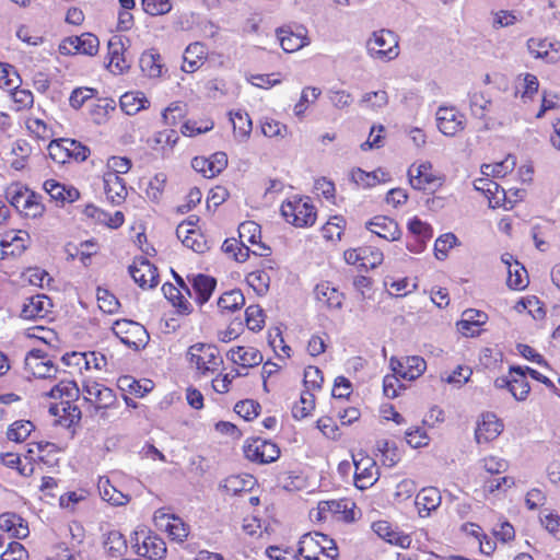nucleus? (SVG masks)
<instances>
[{"label":"nucleus","instance_id":"obj_1","mask_svg":"<svg viewBox=\"0 0 560 560\" xmlns=\"http://www.w3.org/2000/svg\"><path fill=\"white\" fill-rule=\"evenodd\" d=\"M298 552L305 560H335L338 557L335 540L318 532L304 534L299 541Z\"/></svg>","mask_w":560,"mask_h":560},{"label":"nucleus","instance_id":"obj_2","mask_svg":"<svg viewBox=\"0 0 560 560\" xmlns=\"http://www.w3.org/2000/svg\"><path fill=\"white\" fill-rule=\"evenodd\" d=\"M81 392L84 400L94 408L95 413H98L102 419H107V409L118 406L115 392L94 380H84Z\"/></svg>","mask_w":560,"mask_h":560},{"label":"nucleus","instance_id":"obj_3","mask_svg":"<svg viewBox=\"0 0 560 560\" xmlns=\"http://www.w3.org/2000/svg\"><path fill=\"white\" fill-rule=\"evenodd\" d=\"M5 196L10 205L26 218H39L45 211L40 197L19 184L11 185Z\"/></svg>","mask_w":560,"mask_h":560},{"label":"nucleus","instance_id":"obj_4","mask_svg":"<svg viewBox=\"0 0 560 560\" xmlns=\"http://www.w3.org/2000/svg\"><path fill=\"white\" fill-rule=\"evenodd\" d=\"M366 50L371 58L384 62L394 60L399 55L398 36L389 30H380L366 42Z\"/></svg>","mask_w":560,"mask_h":560},{"label":"nucleus","instance_id":"obj_5","mask_svg":"<svg viewBox=\"0 0 560 560\" xmlns=\"http://www.w3.org/2000/svg\"><path fill=\"white\" fill-rule=\"evenodd\" d=\"M281 214L284 220L296 226H312L316 221V211L310 198H298L287 200L281 206Z\"/></svg>","mask_w":560,"mask_h":560},{"label":"nucleus","instance_id":"obj_6","mask_svg":"<svg viewBox=\"0 0 560 560\" xmlns=\"http://www.w3.org/2000/svg\"><path fill=\"white\" fill-rule=\"evenodd\" d=\"M190 364L201 373L215 371L222 363L219 350L215 346L206 343H195L188 349Z\"/></svg>","mask_w":560,"mask_h":560},{"label":"nucleus","instance_id":"obj_7","mask_svg":"<svg viewBox=\"0 0 560 560\" xmlns=\"http://www.w3.org/2000/svg\"><path fill=\"white\" fill-rule=\"evenodd\" d=\"M112 329L124 345L135 350L143 347L149 339L145 328L141 324L130 319L116 320Z\"/></svg>","mask_w":560,"mask_h":560},{"label":"nucleus","instance_id":"obj_8","mask_svg":"<svg viewBox=\"0 0 560 560\" xmlns=\"http://www.w3.org/2000/svg\"><path fill=\"white\" fill-rule=\"evenodd\" d=\"M438 129L446 137H455L466 127V117L455 106H440L435 113Z\"/></svg>","mask_w":560,"mask_h":560},{"label":"nucleus","instance_id":"obj_9","mask_svg":"<svg viewBox=\"0 0 560 560\" xmlns=\"http://www.w3.org/2000/svg\"><path fill=\"white\" fill-rule=\"evenodd\" d=\"M244 454L247 459L258 464L276 462L280 456V448L271 441L253 439L244 445Z\"/></svg>","mask_w":560,"mask_h":560},{"label":"nucleus","instance_id":"obj_10","mask_svg":"<svg viewBox=\"0 0 560 560\" xmlns=\"http://www.w3.org/2000/svg\"><path fill=\"white\" fill-rule=\"evenodd\" d=\"M100 47L98 38L91 33H83L80 36H70L65 38L59 45L61 55L83 54L94 56Z\"/></svg>","mask_w":560,"mask_h":560},{"label":"nucleus","instance_id":"obj_11","mask_svg":"<svg viewBox=\"0 0 560 560\" xmlns=\"http://www.w3.org/2000/svg\"><path fill=\"white\" fill-rule=\"evenodd\" d=\"M354 464V485L360 490L372 487L378 479V468L373 458L362 456L353 457Z\"/></svg>","mask_w":560,"mask_h":560},{"label":"nucleus","instance_id":"obj_12","mask_svg":"<svg viewBox=\"0 0 560 560\" xmlns=\"http://www.w3.org/2000/svg\"><path fill=\"white\" fill-rule=\"evenodd\" d=\"M192 296L191 299L201 307L212 296L217 288V279L203 273L189 275L187 277Z\"/></svg>","mask_w":560,"mask_h":560},{"label":"nucleus","instance_id":"obj_13","mask_svg":"<svg viewBox=\"0 0 560 560\" xmlns=\"http://www.w3.org/2000/svg\"><path fill=\"white\" fill-rule=\"evenodd\" d=\"M129 273L142 289L153 288L159 282L156 267L145 258H139L129 267Z\"/></svg>","mask_w":560,"mask_h":560},{"label":"nucleus","instance_id":"obj_14","mask_svg":"<svg viewBox=\"0 0 560 560\" xmlns=\"http://www.w3.org/2000/svg\"><path fill=\"white\" fill-rule=\"evenodd\" d=\"M527 48L533 57L544 59L548 63H556L560 60L559 40L529 38Z\"/></svg>","mask_w":560,"mask_h":560},{"label":"nucleus","instance_id":"obj_15","mask_svg":"<svg viewBox=\"0 0 560 560\" xmlns=\"http://www.w3.org/2000/svg\"><path fill=\"white\" fill-rule=\"evenodd\" d=\"M389 364L393 372L408 381L416 380L422 375L427 369L424 359L418 355L407 357L404 361L392 358Z\"/></svg>","mask_w":560,"mask_h":560},{"label":"nucleus","instance_id":"obj_16","mask_svg":"<svg viewBox=\"0 0 560 560\" xmlns=\"http://www.w3.org/2000/svg\"><path fill=\"white\" fill-rule=\"evenodd\" d=\"M503 430V423L492 412H487L481 416L475 430V439L477 443H487L495 440Z\"/></svg>","mask_w":560,"mask_h":560},{"label":"nucleus","instance_id":"obj_17","mask_svg":"<svg viewBox=\"0 0 560 560\" xmlns=\"http://www.w3.org/2000/svg\"><path fill=\"white\" fill-rule=\"evenodd\" d=\"M368 230L376 234L378 237L389 242L400 238L401 231L398 223L386 215H376L366 223Z\"/></svg>","mask_w":560,"mask_h":560},{"label":"nucleus","instance_id":"obj_18","mask_svg":"<svg viewBox=\"0 0 560 560\" xmlns=\"http://www.w3.org/2000/svg\"><path fill=\"white\" fill-rule=\"evenodd\" d=\"M51 300L45 294H36L27 298L21 310L24 319L44 318L50 312Z\"/></svg>","mask_w":560,"mask_h":560},{"label":"nucleus","instance_id":"obj_19","mask_svg":"<svg viewBox=\"0 0 560 560\" xmlns=\"http://www.w3.org/2000/svg\"><path fill=\"white\" fill-rule=\"evenodd\" d=\"M502 262L508 268V280L506 284L513 290L525 289L528 284L527 271L523 265H521L514 257L505 253L501 256Z\"/></svg>","mask_w":560,"mask_h":560},{"label":"nucleus","instance_id":"obj_20","mask_svg":"<svg viewBox=\"0 0 560 560\" xmlns=\"http://www.w3.org/2000/svg\"><path fill=\"white\" fill-rule=\"evenodd\" d=\"M154 520L156 525L164 528L174 540L183 541L189 534L187 525L175 515L156 512Z\"/></svg>","mask_w":560,"mask_h":560},{"label":"nucleus","instance_id":"obj_21","mask_svg":"<svg viewBox=\"0 0 560 560\" xmlns=\"http://www.w3.org/2000/svg\"><path fill=\"white\" fill-rule=\"evenodd\" d=\"M488 320V315L478 310H466L462 314V319L457 323L458 330L466 337L477 336L480 327Z\"/></svg>","mask_w":560,"mask_h":560},{"label":"nucleus","instance_id":"obj_22","mask_svg":"<svg viewBox=\"0 0 560 560\" xmlns=\"http://www.w3.org/2000/svg\"><path fill=\"white\" fill-rule=\"evenodd\" d=\"M49 412L54 417L58 418L59 424L63 427H71L81 419V410L70 400H60L49 407Z\"/></svg>","mask_w":560,"mask_h":560},{"label":"nucleus","instance_id":"obj_23","mask_svg":"<svg viewBox=\"0 0 560 560\" xmlns=\"http://www.w3.org/2000/svg\"><path fill=\"white\" fill-rule=\"evenodd\" d=\"M30 236L25 231H9L0 237V247L4 256H19L27 247Z\"/></svg>","mask_w":560,"mask_h":560},{"label":"nucleus","instance_id":"obj_24","mask_svg":"<svg viewBox=\"0 0 560 560\" xmlns=\"http://www.w3.org/2000/svg\"><path fill=\"white\" fill-rule=\"evenodd\" d=\"M43 187L50 198L60 206H63L67 202H74L80 197V192L77 188L66 186L55 179L45 180Z\"/></svg>","mask_w":560,"mask_h":560},{"label":"nucleus","instance_id":"obj_25","mask_svg":"<svg viewBox=\"0 0 560 560\" xmlns=\"http://www.w3.org/2000/svg\"><path fill=\"white\" fill-rule=\"evenodd\" d=\"M277 35L282 49L287 52H294L310 43L303 26H299L295 32L290 28H280Z\"/></svg>","mask_w":560,"mask_h":560},{"label":"nucleus","instance_id":"obj_26","mask_svg":"<svg viewBox=\"0 0 560 560\" xmlns=\"http://www.w3.org/2000/svg\"><path fill=\"white\" fill-rule=\"evenodd\" d=\"M136 548L138 556L150 560H161L166 553L164 540L155 535L145 536L141 544H139V540L137 539Z\"/></svg>","mask_w":560,"mask_h":560},{"label":"nucleus","instance_id":"obj_27","mask_svg":"<svg viewBox=\"0 0 560 560\" xmlns=\"http://www.w3.org/2000/svg\"><path fill=\"white\" fill-rule=\"evenodd\" d=\"M372 529L380 538L401 548H408L411 544L410 536L397 532L387 521L374 522Z\"/></svg>","mask_w":560,"mask_h":560},{"label":"nucleus","instance_id":"obj_28","mask_svg":"<svg viewBox=\"0 0 560 560\" xmlns=\"http://www.w3.org/2000/svg\"><path fill=\"white\" fill-rule=\"evenodd\" d=\"M103 186L107 200L113 205H120L126 196L127 188L124 179L115 173H105L103 176Z\"/></svg>","mask_w":560,"mask_h":560},{"label":"nucleus","instance_id":"obj_29","mask_svg":"<svg viewBox=\"0 0 560 560\" xmlns=\"http://www.w3.org/2000/svg\"><path fill=\"white\" fill-rule=\"evenodd\" d=\"M442 502L440 490L435 487H428L421 489L416 495V505L421 516H428L432 511H435Z\"/></svg>","mask_w":560,"mask_h":560},{"label":"nucleus","instance_id":"obj_30","mask_svg":"<svg viewBox=\"0 0 560 560\" xmlns=\"http://www.w3.org/2000/svg\"><path fill=\"white\" fill-rule=\"evenodd\" d=\"M207 58V49L203 44L196 42L187 46L183 55L182 70L192 73L200 68Z\"/></svg>","mask_w":560,"mask_h":560},{"label":"nucleus","instance_id":"obj_31","mask_svg":"<svg viewBox=\"0 0 560 560\" xmlns=\"http://www.w3.org/2000/svg\"><path fill=\"white\" fill-rule=\"evenodd\" d=\"M229 359L242 368H252L262 362V354L253 347H237L228 353Z\"/></svg>","mask_w":560,"mask_h":560},{"label":"nucleus","instance_id":"obj_32","mask_svg":"<svg viewBox=\"0 0 560 560\" xmlns=\"http://www.w3.org/2000/svg\"><path fill=\"white\" fill-rule=\"evenodd\" d=\"M164 296L176 308L179 315H189L192 312V305L183 294V291L173 283L166 282L162 287Z\"/></svg>","mask_w":560,"mask_h":560},{"label":"nucleus","instance_id":"obj_33","mask_svg":"<svg viewBox=\"0 0 560 560\" xmlns=\"http://www.w3.org/2000/svg\"><path fill=\"white\" fill-rule=\"evenodd\" d=\"M97 489L101 498L110 505L121 506L130 501V497L116 489L106 477H100Z\"/></svg>","mask_w":560,"mask_h":560},{"label":"nucleus","instance_id":"obj_34","mask_svg":"<svg viewBox=\"0 0 560 560\" xmlns=\"http://www.w3.org/2000/svg\"><path fill=\"white\" fill-rule=\"evenodd\" d=\"M315 295L319 302H323L331 310H339L342 306L343 295L329 282H322L315 288Z\"/></svg>","mask_w":560,"mask_h":560},{"label":"nucleus","instance_id":"obj_35","mask_svg":"<svg viewBox=\"0 0 560 560\" xmlns=\"http://www.w3.org/2000/svg\"><path fill=\"white\" fill-rule=\"evenodd\" d=\"M119 104L124 113L132 116L145 109L150 102L142 92H127L120 96Z\"/></svg>","mask_w":560,"mask_h":560},{"label":"nucleus","instance_id":"obj_36","mask_svg":"<svg viewBox=\"0 0 560 560\" xmlns=\"http://www.w3.org/2000/svg\"><path fill=\"white\" fill-rule=\"evenodd\" d=\"M510 374L512 375V385H511V394L512 396L520 401H523L527 398L530 386L526 380L525 373L523 372V366H511Z\"/></svg>","mask_w":560,"mask_h":560},{"label":"nucleus","instance_id":"obj_37","mask_svg":"<svg viewBox=\"0 0 560 560\" xmlns=\"http://www.w3.org/2000/svg\"><path fill=\"white\" fill-rule=\"evenodd\" d=\"M342 513V518L347 522L354 520L353 511L348 509V501H322L318 504V515L326 520L328 514Z\"/></svg>","mask_w":560,"mask_h":560},{"label":"nucleus","instance_id":"obj_38","mask_svg":"<svg viewBox=\"0 0 560 560\" xmlns=\"http://www.w3.org/2000/svg\"><path fill=\"white\" fill-rule=\"evenodd\" d=\"M141 71L149 78H159L162 74L163 65L161 56L154 50L144 51L139 60Z\"/></svg>","mask_w":560,"mask_h":560},{"label":"nucleus","instance_id":"obj_39","mask_svg":"<svg viewBox=\"0 0 560 560\" xmlns=\"http://www.w3.org/2000/svg\"><path fill=\"white\" fill-rule=\"evenodd\" d=\"M471 115L478 119H486L492 107V102L482 92L468 94Z\"/></svg>","mask_w":560,"mask_h":560},{"label":"nucleus","instance_id":"obj_40","mask_svg":"<svg viewBox=\"0 0 560 560\" xmlns=\"http://www.w3.org/2000/svg\"><path fill=\"white\" fill-rule=\"evenodd\" d=\"M387 174L382 170H377L374 172H365L361 168H354L351 172V180L362 188H370L374 187L382 180H385L384 177Z\"/></svg>","mask_w":560,"mask_h":560},{"label":"nucleus","instance_id":"obj_41","mask_svg":"<svg viewBox=\"0 0 560 560\" xmlns=\"http://www.w3.org/2000/svg\"><path fill=\"white\" fill-rule=\"evenodd\" d=\"M230 120L233 125L234 135L241 140L249 137L252 131V120L244 110L230 112Z\"/></svg>","mask_w":560,"mask_h":560},{"label":"nucleus","instance_id":"obj_42","mask_svg":"<svg viewBox=\"0 0 560 560\" xmlns=\"http://www.w3.org/2000/svg\"><path fill=\"white\" fill-rule=\"evenodd\" d=\"M70 147V139L52 140L48 145V154L56 163L65 164L71 159Z\"/></svg>","mask_w":560,"mask_h":560},{"label":"nucleus","instance_id":"obj_43","mask_svg":"<svg viewBox=\"0 0 560 560\" xmlns=\"http://www.w3.org/2000/svg\"><path fill=\"white\" fill-rule=\"evenodd\" d=\"M245 304V298L241 290L234 289L223 293L218 300V307L221 312H234Z\"/></svg>","mask_w":560,"mask_h":560},{"label":"nucleus","instance_id":"obj_44","mask_svg":"<svg viewBox=\"0 0 560 560\" xmlns=\"http://www.w3.org/2000/svg\"><path fill=\"white\" fill-rule=\"evenodd\" d=\"M104 548L113 558H119L127 550V541L118 530H110L104 541Z\"/></svg>","mask_w":560,"mask_h":560},{"label":"nucleus","instance_id":"obj_45","mask_svg":"<svg viewBox=\"0 0 560 560\" xmlns=\"http://www.w3.org/2000/svg\"><path fill=\"white\" fill-rule=\"evenodd\" d=\"M431 164L429 162L421 163L417 167V174L413 175L412 170H409V182L415 189H425V186L434 180L433 175L430 173Z\"/></svg>","mask_w":560,"mask_h":560},{"label":"nucleus","instance_id":"obj_46","mask_svg":"<svg viewBox=\"0 0 560 560\" xmlns=\"http://www.w3.org/2000/svg\"><path fill=\"white\" fill-rule=\"evenodd\" d=\"M80 393L78 385L73 381H61L56 384L48 393L51 398H60L61 400H70Z\"/></svg>","mask_w":560,"mask_h":560},{"label":"nucleus","instance_id":"obj_47","mask_svg":"<svg viewBox=\"0 0 560 560\" xmlns=\"http://www.w3.org/2000/svg\"><path fill=\"white\" fill-rule=\"evenodd\" d=\"M150 384V381H144V384H141L140 381H137L129 375H125L118 378V388L122 392L128 390L137 397H143L145 393L152 388L149 386Z\"/></svg>","mask_w":560,"mask_h":560},{"label":"nucleus","instance_id":"obj_48","mask_svg":"<svg viewBox=\"0 0 560 560\" xmlns=\"http://www.w3.org/2000/svg\"><path fill=\"white\" fill-rule=\"evenodd\" d=\"M315 407V397L310 390L301 394L300 401L292 407L293 418L300 420L307 417Z\"/></svg>","mask_w":560,"mask_h":560},{"label":"nucleus","instance_id":"obj_49","mask_svg":"<svg viewBox=\"0 0 560 560\" xmlns=\"http://www.w3.org/2000/svg\"><path fill=\"white\" fill-rule=\"evenodd\" d=\"M34 424L31 422V421H27V420H20V421H15L13 422L8 432H7V436L10 441H13V442H23L25 441L31 432L34 430Z\"/></svg>","mask_w":560,"mask_h":560},{"label":"nucleus","instance_id":"obj_50","mask_svg":"<svg viewBox=\"0 0 560 560\" xmlns=\"http://www.w3.org/2000/svg\"><path fill=\"white\" fill-rule=\"evenodd\" d=\"M474 187L476 190L483 192L490 200L495 199V203L500 202L498 194L502 192L503 197L505 191L491 178H477L474 180Z\"/></svg>","mask_w":560,"mask_h":560},{"label":"nucleus","instance_id":"obj_51","mask_svg":"<svg viewBox=\"0 0 560 560\" xmlns=\"http://www.w3.org/2000/svg\"><path fill=\"white\" fill-rule=\"evenodd\" d=\"M388 103V95L386 91L380 90L363 94L360 105L373 110H378L385 107Z\"/></svg>","mask_w":560,"mask_h":560},{"label":"nucleus","instance_id":"obj_52","mask_svg":"<svg viewBox=\"0 0 560 560\" xmlns=\"http://www.w3.org/2000/svg\"><path fill=\"white\" fill-rule=\"evenodd\" d=\"M254 485L252 477L230 476L224 480L223 488L228 493L237 494L249 490Z\"/></svg>","mask_w":560,"mask_h":560},{"label":"nucleus","instance_id":"obj_53","mask_svg":"<svg viewBox=\"0 0 560 560\" xmlns=\"http://www.w3.org/2000/svg\"><path fill=\"white\" fill-rule=\"evenodd\" d=\"M457 237L453 233L442 234L434 243V255L439 260L447 256V252L457 245Z\"/></svg>","mask_w":560,"mask_h":560},{"label":"nucleus","instance_id":"obj_54","mask_svg":"<svg viewBox=\"0 0 560 560\" xmlns=\"http://www.w3.org/2000/svg\"><path fill=\"white\" fill-rule=\"evenodd\" d=\"M97 303L98 307L108 314L115 313L119 307L118 299L110 293L107 289L97 288Z\"/></svg>","mask_w":560,"mask_h":560},{"label":"nucleus","instance_id":"obj_55","mask_svg":"<svg viewBox=\"0 0 560 560\" xmlns=\"http://www.w3.org/2000/svg\"><path fill=\"white\" fill-rule=\"evenodd\" d=\"M246 281L259 295H262L268 291L270 277L265 271L257 270L248 273Z\"/></svg>","mask_w":560,"mask_h":560},{"label":"nucleus","instance_id":"obj_56","mask_svg":"<svg viewBox=\"0 0 560 560\" xmlns=\"http://www.w3.org/2000/svg\"><path fill=\"white\" fill-rule=\"evenodd\" d=\"M408 231L410 236L420 237L421 240H431L433 230L430 224L421 221L419 218L413 217L408 222Z\"/></svg>","mask_w":560,"mask_h":560},{"label":"nucleus","instance_id":"obj_57","mask_svg":"<svg viewBox=\"0 0 560 560\" xmlns=\"http://www.w3.org/2000/svg\"><path fill=\"white\" fill-rule=\"evenodd\" d=\"M259 409L260 405L252 399L241 400L234 406V411L246 421L256 418L259 413Z\"/></svg>","mask_w":560,"mask_h":560},{"label":"nucleus","instance_id":"obj_58","mask_svg":"<svg viewBox=\"0 0 560 560\" xmlns=\"http://www.w3.org/2000/svg\"><path fill=\"white\" fill-rule=\"evenodd\" d=\"M320 95V90L314 86L303 89L300 101L294 106V114L302 116L306 110L307 104L315 102Z\"/></svg>","mask_w":560,"mask_h":560},{"label":"nucleus","instance_id":"obj_59","mask_svg":"<svg viewBox=\"0 0 560 560\" xmlns=\"http://www.w3.org/2000/svg\"><path fill=\"white\" fill-rule=\"evenodd\" d=\"M108 49H109V66L115 67L119 72H124L125 69H127L129 66L127 65L125 58L122 57L121 49L122 44L120 40L113 42L109 40L108 43Z\"/></svg>","mask_w":560,"mask_h":560},{"label":"nucleus","instance_id":"obj_60","mask_svg":"<svg viewBox=\"0 0 560 560\" xmlns=\"http://www.w3.org/2000/svg\"><path fill=\"white\" fill-rule=\"evenodd\" d=\"M246 325L253 331H259L264 326V311L258 305H249L245 311Z\"/></svg>","mask_w":560,"mask_h":560},{"label":"nucleus","instance_id":"obj_61","mask_svg":"<svg viewBox=\"0 0 560 560\" xmlns=\"http://www.w3.org/2000/svg\"><path fill=\"white\" fill-rule=\"evenodd\" d=\"M515 485L514 478L509 476L490 478L483 483V489L488 493H494L497 491H506Z\"/></svg>","mask_w":560,"mask_h":560},{"label":"nucleus","instance_id":"obj_62","mask_svg":"<svg viewBox=\"0 0 560 560\" xmlns=\"http://www.w3.org/2000/svg\"><path fill=\"white\" fill-rule=\"evenodd\" d=\"M343 225L345 219L342 217H332L322 229L324 237L327 240H334L336 236L340 240Z\"/></svg>","mask_w":560,"mask_h":560},{"label":"nucleus","instance_id":"obj_63","mask_svg":"<svg viewBox=\"0 0 560 560\" xmlns=\"http://www.w3.org/2000/svg\"><path fill=\"white\" fill-rule=\"evenodd\" d=\"M28 552L25 547L19 541H11L4 552L1 555V560H27Z\"/></svg>","mask_w":560,"mask_h":560},{"label":"nucleus","instance_id":"obj_64","mask_svg":"<svg viewBox=\"0 0 560 560\" xmlns=\"http://www.w3.org/2000/svg\"><path fill=\"white\" fill-rule=\"evenodd\" d=\"M540 522L553 537L560 539V516L558 514L541 512Z\"/></svg>","mask_w":560,"mask_h":560}]
</instances>
